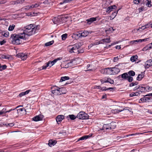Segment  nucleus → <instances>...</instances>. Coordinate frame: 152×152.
<instances>
[{
  "label": "nucleus",
  "mask_w": 152,
  "mask_h": 152,
  "mask_svg": "<svg viewBox=\"0 0 152 152\" xmlns=\"http://www.w3.org/2000/svg\"><path fill=\"white\" fill-rule=\"evenodd\" d=\"M100 81L102 84L104 83H109L111 84H113L114 82V80L109 77H105L100 80Z\"/></svg>",
  "instance_id": "nucleus-8"
},
{
  "label": "nucleus",
  "mask_w": 152,
  "mask_h": 152,
  "mask_svg": "<svg viewBox=\"0 0 152 152\" xmlns=\"http://www.w3.org/2000/svg\"><path fill=\"white\" fill-rule=\"evenodd\" d=\"M88 115L85 112L83 111L80 112L77 115V118L80 119H88Z\"/></svg>",
  "instance_id": "nucleus-7"
},
{
  "label": "nucleus",
  "mask_w": 152,
  "mask_h": 152,
  "mask_svg": "<svg viewBox=\"0 0 152 152\" xmlns=\"http://www.w3.org/2000/svg\"><path fill=\"white\" fill-rule=\"evenodd\" d=\"M69 79V77L68 76L62 77H61L59 82H62L65 80H68Z\"/></svg>",
  "instance_id": "nucleus-30"
},
{
  "label": "nucleus",
  "mask_w": 152,
  "mask_h": 152,
  "mask_svg": "<svg viewBox=\"0 0 152 152\" xmlns=\"http://www.w3.org/2000/svg\"><path fill=\"white\" fill-rule=\"evenodd\" d=\"M100 44H102V43L101 42V40L97 42H94V43L93 45H98Z\"/></svg>",
  "instance_id": "nucleus-49"
},
{
  "label": "nucleus",
  "mask_w": 152,
  "mask_h": 152,
  "mask_svg": "<svg viewBox=\"0 0 152 152\" xmlns=\"http://www.w3.org/2000/svg\"><path fill=\"white\" fill-rule=\"evenodd\" d=\"M145 25L146 28H147L149 27L150 26L151 27V23H149L148 24H147Z\"/></svg>",
  "instance_id": "nucleus-60"
},
{
  "label": "nucleus",
  "mask_w": 152,
  "mask_h": 152,
  "mask_svg": "<svg viewBox=\"0 0 152 152\" xmlns=\"http://www.w3.org/2000/svg\"><path fill=\"white\" fill-rule=\"evenodd\" d=\"M37 26L30 24L25 27L23 32L18 34H12L10 41L13 44L19 45L22 42V39L26 40L28 37L34 34L37 31Z\"/></svg>",
  "instance_id": "nucleus-1"
},
{
  "label": "nucleus",
  "mask_w": 152,
  "mask_h": 152,
  "mask_svg": "<svg viewBox=\"0 0 152 152\" xmlns=\"http://www.w3.org/2000/svg\"><path fill=\"white\" fill-rule=\"evenodd\" d=\"M43 118V116L40 115L34 117L32 119L34 121H37L42 120Z\"/></svg>",
  "instance_id": "nucleus-14"
},
{
  "label": "nucleus",
  "mask_w": 152,
  "mask_h": 152,
  "mask_svg": "<svg viewBox=\"0 0 152 152\" xmlns=\"http://www.w3.org/2000/svg\"><path fill=\"white\" fill-rule=\"evenodd\" d=\"M2 57L3 58H5L7 59H9L10 58V57L9 56H6L5 55H3L2 56Z\"/></svg>",
  "instance_id": "nucleus-51"
},
{
  "label": "nucleus",
  "mask_w": 152,
  "mask_h": 152,
  "mask_svg": "<svg viewBox=\"0 0 152 152\" xmlns=\"http://www.w3.org/2000/svg\"><path fill=\"white\" fill-rule=\"evenodd\" d=\"M54 41L53 40L48 42L45 44V45L46 46H49L52 45L53 43H54Z\"/></svg>",
  "instance_id": "nucleus-36"
},
{
  "label": "nucleus",
  "mask_w": 152,
  "mask_h": 152,
  "mask_svg": "<svg viewBox=\"0 0 152 152\" xmlns=\"http://www.w3.org/2000/svg\"><path fill=\"white\" fill-rule=\"evenodd\" d=\"M91 32L90 31H84L83 32L81 33V35L82 37H85L87 36L89 34H91Z\"/></svg>",
  "instance_id": "nucleus-18"
},
{
  "label": "nucleus",
  "mask_w": 152,
  "mask_h": 152,
  "mask_svg": "<svg viewBox=\"0 0 152 152\" xmlns=\"http://www.w3.org/2000/svg\"><path fill=\"white\" fill-rule=\"evenodd\" d=\"M67 34H63L61 36L62 39L63 40H65L67 38Z\"/></svg>",
  "instance_id": "nucleus-41"
},
{
  "label": "nucleus",
  "mask_w": 152,
  "mask_h": 152,
  "mask_svg": "<svg viewBox=\"0 0 152 152\" xmlns=\"http://www.w3.org/2000/svg\"><path fill=\"white\" fill-rule=\"evenodd\" d=\"M114 30H115L112 27H111L109 28L108 30L107 31H110L111 32H113Z\"/></svg>",
  "instance_id": "nucleus-55"
},
{
  "label": "nucleus",
  "mask_w": 152,
  "mask_h": 152,
  "mask_svg": "<svg viewBox=\"0 0 152 152\" xmlns=\"http://www.w3.org/2000/svg\"><path fill=\"white\" fill-rule=\"evenodd\" d=\"M41 3L40 2H38L36 3H35L31 5L32 7V8H36L38 7L41 4Z\"/></svg>",
  "instance_id": "nucleus-32"
},
{
  "label": "nucleus",
  "mask_w": 152,
  "mask_h": 152,
  "mask_svg": "<svg viewBox=\"0 0 152 152\" xmlns=\"http://www.w3.org/2000/svg\"><path fill=\"white\" fill-rule=\"evenodd\" d=\"M138 84V83L137 82H132L131 83H130L129 84V86L130 87H132L134 86L137 85Z\"/></svg>",
  "instance_id": "nucleus-43"
},
{
  "label": "nucleus",
  "mask_w": 152,
  "mask_h": 152,
  "mask_svg": "<svg viewBox=\"0 0 152 152\" xmlns=\"http://www.w3.org/2000/svg\"><path fill=\"white\" fill-rule=\"evenodd\" d=\"M121 64L119 63L116 65L115 67H110V75H116L120 72V70L118 67Z\"/></svg>",
  "instance_id": "nucleus-4"
},
{
  "label": "nucleus",
  "mask_w": 152,
  "mask_h": 152,
  "mask_svg": "<svg viewBox=\"0 0 152 152\" xmlns=\"http://www.w3.org/2000/svg\"><path fill=\"white\" fill-rule=\"evenodd\" d=\"M110 130L115 129L116 126V123L115 122L112 121L109 124Z\"/></svg>",
  "instance_id": "nucleus-19"
},
{
  "label": "nucleus",
  "mask_w": 152,
  "mask_h": 152,
  "mask_svg": "<svg viewBox=\"0 0 152 152\" xmlns=\"http://www.w3.org/2000/svg\"><path fill=\"white\" fill-rule=\"evenodd\" d=\"M128 75L130 76H134L135 75V72L133 71H129L128 73Z\"/></svg>",
  "instance_id": "nucleus-35"
},
{
  "label": "nucleus",
  "mask_w": 152,
  "mask_h": 152,
  "mask_svg": "<svg viewBox=\"0 0 152 152\" xmlns=\"http://www.w3.org/2000/svg\"><path fill=\"white\" fill-rule=\"evenodd\" d=\"M24 8L26 10H28L30 9H31L32 7H31V5H27L25 6Z\"/></svg>",
  "instance_id": "nucleus-42"
},
{
  "label": "nucleus",
  "mask_w": 152,
  "mask_h": 152,
  "mask_svg": "<svg viewBox=\"0 0 152 152\" xmlns=\"http://www.w3.org/2000/svg\"><path fill=\"white\" fill-rule=\"evenodd\" d=\"M72 37H75V39H78L80 37H82L81 35V33L79 32H77L76 33H74L72 36Z\"/></svg>",
  "instance_id": "nucleus-21"
},
{
  "label": "nucleus",
  "mask_w": 152,
  "mask_h": 152,
  "mask_svg": "<svg viewBox=\"0 0 152 152\" xmlns=\"http://www.w3.org/2000/svg\"><path fill=\"white\" fill-rule=\"evenodd\" d=\"M96 18L92 17L90 18L89 19L86 20V21L88 24L90 25L93 22L96 21Z\"/></svg>",
  "instance_id": "nucleus-17"
},
{
  "label": "nucleus",
  "mask_w": 152,
  "mask_h": 152,
  "mask_svg": "<svg viewBox=\"0 0 152 152\" xmlns=\"http://www.w3.org/2000/svg\"><path fill=\"white\" fill-rule=\"evenodd\" d=\"M84 52V50L83 49L81 50H78V52H77V53H82Z\"/></svg>",
  "instance_id": "nucleus-63"
},
{
  "label": "nucleus",
  "mask_w": 152,
  "mask_h": 152,
  "mask_svg": "<svg viewBox=\"0 0 152 152\" xmlns=\"http://www.w3.org/2000/svg\"><path fill=\"white\" fill-rule=\"evenodd\" d=\"M3 35L5 37H7L9 35V32L8 31H6L4 33Z\"/></svg>",
  "instance_id": "nucleus-47"
},
{
  "label": "nucleus",
  "mask_w": 152,
  "mask_h": 152,
  "mask_svg": "<svg viewBox=\"0 0 152 152\" xmlns=\"http://www.w3.org/2000/svg\"><path fill=\"white\" fill-rule=\"evenodd\" d=\"M149 39V38H147L144 39H139L137 40H134L135 42H142L144 41H148Z\"/></svg>",
  "instance_id": "nucleus-29"
},
{
  "label": "nucleus",
  "mask_w": 152,
  "mask_h": 152,
  "mask_svg": "<svg viewBox=\"0 0 152 152\" xmlns=\"http://www.w3.org/2000/svg\"><path fill=\"white\" fill-rule=\"evenodd\" d=\"M144 76V73L143 72H142L141 74H139L137 76V80L140 81L141 80L142 78Z\"/></svg>",
  "instance_id": "nucleus-27"
},
{
  "label": "nucleus",
  "mask_w": 152,
  "mask_h": 152,
  "mask_svg": "<svg viewBox=\"0 0 152 152\" xmlns=\"http://www.w3.org/2000/svg\"><path fill=\"white\" fill-rule=\"evenodd\" d=\"M109 124H104L103 125L102 129H101L102 130H103L104 131H108L110 130V126Z\"/></svg>",
  "instance_id": "nucleus-16"
},
{
  "label": "nucleus",
  "mask_w": 152,
  "mask_h": 152,
  "mask_svg": "<svg viewBox=\"0 0 152 152\" xmlns=\"http://www.w3.org/2000/svg\"><path fill=\"white\" fill-rule=\"evenodd\" d=\"M11 4L13 5L17 4L16 3V0L12 1L11 2Z\"/></svg>",
  "instance_id": "nucleus-56"
},
{
  "label": "nucleus",
  "mask_w": 152,
  "mask_h": 152,
  "mask_svg": "<svg viewBox=\"0 0 152 152\" xmlns=\"http://www.w3.org/2000/svg\"><path fill=\"white\" fill-rule=\"evenodd\" d=\"M136 134H127V135H126L125 137H129L130 136H131L134 135H135Z\"/></svg>",
  "instance_id": "nucleus-61"
},
{
  "label": "nucleus",
  "mask_w": 152,
  "mask_h": 152,
  "mask_svg": "<svg viewBox=\"0 0 152 152\" xmlns=\"http://www.w3.org/2000/svg\"><path fill=\"white\" fill-rule=\"evenodd\" d=\"M15 27V25H12V26L10 25L9 27L8 30L9 31H12L14 29Z\"/></svg>",
  "instance_id": "nucleus-38"
},
{
  "label": "nucleus",
  "mask_w": 152,
  "mask_h": 152,
  "mask_svg": "<svg viewBox=\"0 0 152 152\" xmlns=\"http://www.w3.org/2000/svg\"><path fill=\"white\" fill-rule=\"evenodd\" d=\"M66 134V132L65 131H61V132H60L58 133L59 134H63V135H64Z\"/></svg>",
  "instance_id": "nucleus-52"
},
{
  "label": "nucleus",
  "mask_w": 152,
  "mask_h": 152,
  "mask_svg": "<svg viewBox=\"0 0 152 152\" xmlns=\"http://www.w3.org/2000/svg\"><path fill=\"white\" fill-rule=\"evenodd\" d=\"M19 107V106H17V107H16L15 108H14V109L12 108V109H10V110H7V113H9L12 111L15 110L18 107Z\"/></svg>",
  "instance_id": "nucleus-48"
},
{
  "label": "nucleus",
  "mask_w": 152,
  "mask_h": 152,
  "mask_svg": "<svg viewBox=\"0 0 152 152\" xmlns=\"http://www.w3.org/2000/svg\"><path fill=\"white\" fill-rule=\"evenodd\" d=\"M152 66V59L146 61L145 63V68H148Z\"/></svg>",
  "instance_id": "nucleus-12"
},
{
  "label": "nucleus",
  "mask_w": 152,
  "mask_h": 152,
  "mask_svg": "<svg viewBox=\"0 0 152 152\" xmlns=\"http://www.w3.org/2000/svg\"><path fill=\"white\" fill-rule=\"evenodd\" d=\"M18 58H21L22 60H25L27 58V56L23 53H19L16 55Z\"/></svg>",
  "instance_id": "nucleus-13"
},
{
  "label": "nucleus",
  "mask_w": 152,
  "mask_h": 152,
  "mask_svg": "<svg viewBox=\"0 0 152 152\" xmlns=\"http://www.w3.org/2000/svg\"><path fill=\"white\" fill-rule=\"evenodd\" d=\"M151 1H148L147 3H146V5L148 7H151Z\"/></svg>",
  "instance_id": "nucleus-45"
},
{
  "label": "nucleus",
  "mask_w": 152,
  "mask_h": 152,
  "mask_svg": "<svg viewBox=\"0 0 152 152\" xmlns=\"http://www.w3.org/2000/svg\"><path fill=\"white\" fill-rule=\"evenodd\" d=\"M31 91V90H28L25 92H22L19 95L20 97H22L24 95L28 94Z\"/></svg>",
  "instance_id": "nucleus-23"
},
{
  "label": "nucleus",
  "mask_w": 152,
  "mask_h": 152,
  "mask_svg": "<svg viewBox=\"0 0 152 152\" xmlns=\"http://www.w3.org/2000/svg\"><path fill=\"white\" fill-rule=\"evenodd\" d=\"M127 110V109H124L123 110H119L118 109H115V110H111L112 113L114 114H116L122 111L123 110Z\"/></svg>",
  "instance_id": "nucleus-22"
},
{
  "label": "nucleus",
  "mask_w": 152,
  "mask_h": 152,
  "mask_svg": "<svg viewBox=\"0 0 152 152\" xmlns=\"http://www.w3.org/2000/svg\"><path fill=\"white\" fill-rule=\"evenodd\" d=\"M68 18L67 16L61 15L58 16L57 17H55L53 19V21L54 24H60L61 23H63L66 22V20Z\"/></svg>",
  "instance_id": "nucleus-2"
},
{
  "label": "nucleus",
  "mask_w": 152,
  "mask_h": 152,
  "mask_svg": "<svg viewBox=\"0 0 152 152\" xmlns=\"http://www.w3.org/2000/svg\"><path fill=\"white\" fill-rule=\"evenodd\" d=\"M147 45L149 49L152 48V42L149 44Z\"/></svg>",
  "instance_id": "nucleus-54"
},
{
  "label": "nucleus",
  "mask_w": 152,
  "mask_h": 152,
  "mask_svg": "<svg viewBox=\"0 0 152 152\" xmlns=\"http://www.w3.org/2000/svg\"><path fill=\"white\" fill-rule=\"evenodd\" d=\"M119 76H121L123 80H127L129 82H131L133 80V77L129 76L127 72L124 73L122 75H120Z\"/></svg>",
  "instance_id": "nucleus-6"
},
{
  "label": "nucleus",
  "mask_w": 152,
  "mask_h": 152,
  "mask_svg": "<svg viewBox=\"0 0 152 152\" xmlns=\"http://www.w3.org/2000/svg\"><path fill=\"white\" fill-rule=\"evenodd\" d=\"M16 4H18L23 3L25 1V0H16Z\"/></svg>",
  "instance_id": "nucleus-40"
},
{
  "label": "nucleus",
  "mask_w": 152,
  "mask_h": 152,
  "mask_svg": "<svg viewBox=\"0 0 152 152\" xmlns=\"http://www.w3.org/2000/svg\"><path fill=\"white\" fill-rule=\"evenodd\" d=\"M151 99H152L151 97H143L141 98L139 100V103L147 102H149L151 101Z\"/></svg>",
  "instance_id": "nucleus-10"
},
{
  "label": "nucleus",
  "mask_w": 152,
  "mask_h": 152,
  "mask_svg": "<svg viewBox=\"0 0 152 152\" xmlns=\"http://www.w3.org/2000/svg\"><path fill=\"white\" fill-rule=\"evenodd\" d=\"M64 118V116L62 115H58L56 118V122L58 124V122L60 123L62 121Z\"/></svg>",
  "instance_id": "nucleus-15"
},
{
  "label": "nucleus",
  "mask_w": 152,
  "mask_h": 152,
  "mask_svg": "<svg viewBox=\"0 0 152 152\" xmlns=\"http://www.w3.org/2000/svg\"><path fill=\"white\" fill-rule=\"evenodd\" d=\"M56 60L54 59L52 61H49L48 62V63H50L49 66L50 67L52 66L56 62Z\"/></svg>",
  "instance_id": "nucleus-37"
},
{
  "label": "nucleus",
  "mask_w": 152,
  "mask_h": 152,
  "mask_svg": "<svg viewBox=\"0 0 152 152\" xmlns=\"http://www.w3.org/2000/svg\"><path fill=\"white\" fill-rule=\"evenodd\" d=\"M101 42L102 44H103L104 43H109L110 42V38H107L101 40Z\"/></svg>",
  "instance_id": "nucleus-24"
},
{
  "label": "nucleus",
  "mask_w": 152,
  "mask_h": 152,
  "mask_svg": "<svg viewBox=\"0 0 152 152\" xmlns=\"http://www.w3.org/2000/svg\"><path fill=\"white\" fill-rule=\"evenodd\" d=\"M149 87L148 86L145 87L144 86H139V89L140 91L138 92H139L140 93V92L142 93L145 92L146 91H149Z\"/></svg>",
  "instance_id": "nucleus-9"
},
{
  "label": "nucleus",
  "mask_w": 152,
  "mask_h": 152,
  "mask_svg": "<svg viewBox=\"0 0 152 152\" xmlns=\"http://www.w3.org/2000/svg\"><path fill=\"white\" fill-rule=\"evenodd\" d=\"M67 118L69 117L72 120H74L77 118V116H75L74 115H69L67 116Z\"/></svg>",
  "instance_id": "nucleus-34"
},
{
  "label": "nucleus",
  "mask_w": 152,
  "mask_h": 152,
  "mask_svg": "<svg viewBox=\"0 0 152 152\" xmlns=\"http://www.w3.org/2000/svg\"><path fill=\"white\" fill-rule=\"evenodd\" d=\"M138 56L137 55H134L132 56L130 59L131 61L132 62L135 61L137 59Z\"/></svg>",
  "instance_id": "nucleus-31"
},
{
  "label": "nucleus",
  "mask_w": 152,
  "mask_h": 152,
  "mask_svg": "<svg viewBox=\"0 0 152 152\" xmlns=\"http://www.w3.org/2000/svg\"><path fill=\"white\" fill-rule=\"evenodd\" d=\"M46 64V65H44L40 67V70H42L46 69V68L49 66L50 63L48 62Z\"/></svg>",
  "instance_id": "nucleus-33"
},
{
  "label": "nucleus",
  "mask_w": 152,
  "mask_h": 152,
  "mask_svg": "<svg viewBox=\"0 0 152 152\" xmlns=\"http://www.w3.org/2000/svg\"><path fill=\"white\" fill-rule=\"evenodd\" d=\"M51 92L55 95H59L63 94L64 93L61 92V90H59V88L57 86L51 88Z\"/></svg>",
  "instance_id": "nucleus-5"
},
{
  "label": "nucleus",
  "mask_w": 152,
  "mask_h": 152,
  "mask_svg": "<svg viewBox=\"0 0 152 152\" xmlns=\"http://www.w3.org/2000/svg\"><path fill=\"white\" fill-rule=\"evenodd\" d=\"M59 90H61V92L63 93H64L63 94H66V91H65V88H59Z\"/></svg>",
  "instance_id": "nucleus-44"
},
{
  "label": "nucleus",
  "mask_w": 152,
  "mask_h": 152,
  "mask_svg": "<svg viewBox=\"0 0 152 152\" xmlns=\"http://www.w3.org/2000/svg\"><path fill=\"white\" fill-rule=\"evenodd\" d=\"M7 67V66L6 65H3L2 66L0 65V71L5 69Z\"/></svg>",
  "instance_id": "nucleus-39"
},
{
  "label": "nucleus",
  "mask_w": 152,
  "mask_h": 152,
  "mask_svg": "<svg viewBox=\"0 0 152 152\" xmlns=\"http://www.w3.org/2000/svg\"><path fill=\"white\" fill-rule=\"evenodd\" d=\"M17 112H18V110H19L21 111H22L23 110H24L25 111H26V110L24 108H20V109H19L18 110H17Z\"/></svg>",
  "instance_id": "nucleus-58"
},
{
  "label": "nucleus",
  "mask_w": 152,
  "mask_h": 152,
  "mask_svg": "<svg viewBox=\"0 0 152 152\" xmlns=\"http://www.w3.org/2000/svg\"><path fill=\"white\" fill-rule=\"evenodd\" d=\"M56 142L55 140H50L49 141L48 145L50 146L51 147L52 145H54L56 143Z\"/></svg>",
  "instance_id": "nucleus-26"
},
{
  "label": "nucleus",
  "mask_w": 152,
  "mask_h": 152,
  "mask_svg": "<svg viewBox=\"0 0 152 152\" xmlns=\"http://www.w3.org/2000/svg\"><path fill=\"white\" fill-rule=\"evenodd\" d=\"M6 42V41L5 40H3L2 41H0V44L1 45H2Z\"/></svg>",
  "instance_id": "nucleus-53"
},
{
  "label": "nucleus",
  "mask_w": 152,
  "mask_h": 152,
  "mask_svg": "<svg viewBox=\"0 0 152 152\" xmlns=\"http://www.w3.org/2000/svg\"><path fill=\"white\" fill-rule=\"evenodd\" d=\"M118 57L117 56V57H115L114 58V62H116L118 60Z\"/></svg>",
  "instance_id": "nucleus-62"
},
{
  "label": "nucleus",
  "mask_w": 152,
  "mask_h": 152,
  "mask_svg": "<svg viewBox=\"0 0 152 152\" xmlns=\"http://www.w3.org/2000/svg\"><path fill=\"white\" fill-rule=\"evenodd\" d=\"M134 2L135 4H137L139 3L140 1L139 0H134Z\"/></svg>",
  "instance_id": "nucleus-59"
},
{
  "label": "nucleus",
  "mask_w": 152,
  "mask_h": 152,
  "mask_svg": "<svg viewBox=\"0 0 152 152\" xmlns=\"http://www.w3.org/2000/svg\"><path fill=\"white\" fill-rule=\"evenodd\" d=\"M116 7L115 5H113L112 6H111L108 7L107 9V12H108L109 13L110 12L112 11V10L113 9H115Z\"/></svg>",
  "instance_id": "nucleus-20"
},
{
  "label": "nucleus",
  "mask_w": 152,
  "mask_h": 152,
  "mask_svg": "<svg viewBox=\"0 0 152 152\" xmlns=\"http://www.w3.org/2000/svg\"><path fill=\"white\" fill-rule=\"evenodd\" d=\"M90 136L89 135H85L82 136V137L79 138L78 140L77 141H78L80 140H86L89 137H90Z\"/></svg>",
  "instance_id": "nucleus-28"
},
{
  "label": "nucleus",
  "mask_w": 152,
  "mask_h": 152,
  "mask_svg": "<svg viewBox=\"0 0 152 152\" xmlns=\"http://www.w3.org/2000/svg\"><path fill=\"white\" fill-rule=\"evenodd\" d=\"M148 50H149V49L148 48V45L146 46L145 47H144L143 49V51H146Z\"/></svg>",
  "instance_id": "nucleus-50"
},
{
  "label": "nucleus",
  "mask_w": 152,
  "mask_h": 152,
  "mask_svg": "<svg viewBox=\"0 0 152 152\" xmlns=\"http://www.w3.org/2000/svg\"><path fill=\"white\" fill-rule=\"evenodd\" d=\"M43 3L45 4H48V0H45L43 2Z\"/></svg>",
  "instance_id": "nucleus-64"
},
{
  "label": "nucleus",
  "mask_w": 152,
  "mask_h": 152,
  "mask_svg": "<svg viewBox=\"0 0 152 152\" xmlns=\"http://www.w3.org/2000/svg\"><path fill=\"white\" fill-rule=\"evenodd\" d=\"M140 93L138 91L136 92H132L130 94L129 96L130 97H132L134 96H138L140 95Z\"/></svg>",
  "instance_id": "nucleus-25"
},
{
  "label": "nucleus",
  "mask_w": 152,
  "mask_h": 152,
  "mask_svg": "<svg viewBox=\"0 0 152 152\" xmlns=\"http://www.w3.org/2000/svg\"><path fill=\"white\" fill-rule=\"evenodd\" d=\"M2 114L6 113H7L6 109L5 108H3L1 110Z\"/></svg>",
  "instance_id": "nucleus-46"
},
{
  "label": "nucleus",
  "mask_w": 152,
  "mask_h": 152,
  "mask_svg": "<svg viewBox=\"0 0 152 152\" xmlns=\"http://www.w3.org/2000/svg\"><path fill=\"white\" fill-rule=\"evenodd\" d=\"M14 123H10L9 124H7V126H14Z\"/></svg>",
  "instance_id": "nucleus-57"
},
{
  "label": "nucleus",
  "mask_w": 152,
  "mask_h": 152,
  "mask_svg": "<svg viewBox=\"0 0 152 152\" xmlns=\"http://www.w3.org/2000/svg\"><path fill=\"white\" fill-rule=\"evenodd\" d=\"M101 72L104 74H110V68L108 67L102 69L101 70Z\"/></svg>",
  "instance_id": "nucleus-11"
},
{
  "label": "nucleus",
  "mask_w": 152,
  "mask_h": 152,
  "mask_svg": "<svg viewBox=\"0 0 152 152\" xmlns=\"http://www.w3.org/2000/svg\"><path fill=\"white\" fill-rule=\"evenodd\" d=\"M81 46L80 42H78L74 45L69 46L70 48H69V52L70 53H77L78 52V49Z\"/></svg>",
  "instance_id": "nucleus-3"
}]
</instances>
